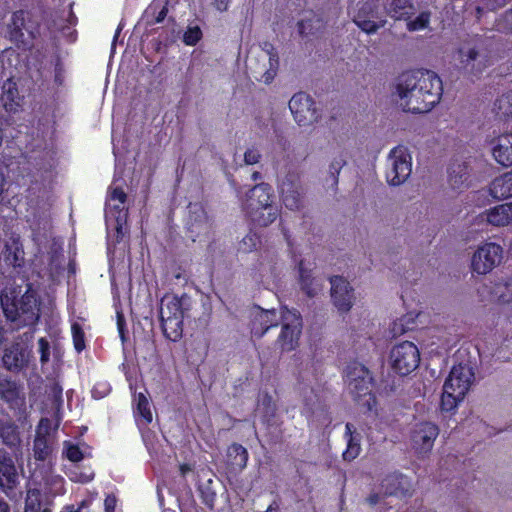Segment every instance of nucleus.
<instances>
[{
    "label": "nucleus",
    "mask_w": 512,
    "mask_h": 512,
    "mask_svg": "<svg viewBox=\"0 0 512 512\" xmlns=\"http://www.w3.org/2000/svg\"><path fill=\"white\" fill-rule=\"evenodd\" d=\"M469 165L467 162L453 160L448 167V182L453 189L469 187Z\"/></svg>",
    "instance_id": "nucleus-29"
},
{
    "label": "nucleus",
    "mask_w": 512,
    "mask_h": 512,
    "mask_svg": "<svg viewBox=\"0 0 512 512\" xmlns=\"http://www.w3.org/2000/svg\"><path fill=\"white\" fill-rule=\"evenodd\" d=\"M105 510H115L116 499L114 497L108 496L105 501Z\"/></svg>",
    "instance_id": "nucleus-58"
},
{
    "label": "nucleus",
    "mask_w": 512,
    "mask_h": 512,
    "mask_svg": "<svg viewBox=\"0 0 512 512\" xmlns=\"http://www.w3.org/2000/svg\"><path fill=\"white\" fill-rule=\"evenodd\" d=\"M248 459L249 453L243 445L234 442L228 446L226 451L225 469L230 483H232L233 480H237V477L246 468Z\"/></svg>",
    "instance_id": "nucleus-21"
},
{
    "label": "nucleus",
    "mask_w": 512,
    "mask_h": 512,
    "mask_svg": "<svg viewBox=\"0 0 512 512\" xmlns=\"http://www.w3.org/2000/svg\"><path fill=\"white\" fill-rule=\"evenodd\" d=\"M108 215L115 219L117 232L120 233L122 231V226L126 223L128 217V212L127 209H125V205L120 203L110 205L108 209Z\"/></svg>",
    "instance_id": "nucleus-38"
},
{
    "label": "nucleus",
    "mask_w": 512,
    "mask_h": 512,
    "mask_svg": "<svg viewBox=\"0 0 512 512\" xmlns=\"http://www.w3.org/2000/svg\"><path fill=\"white\" fill-rule=\"evenodd\" d=\"M303 321L297 309L281 307V331L276 339V345L282 352L294 351L299 346Z\"/></svg>",
    "instance_id": "nucleus-9"
},
{
    "label": "nucleus",
    "mask_w": 512,
    "mask_h": 512,
    "mask_svg": "<svg viewBox=\"0 0 512 512\" xmlns=\"http://www.w3.org/2000/svg\"><path fill=\"white\" fill-rule=\"evenodd\" d=\"M386 14L395 20H409L415 8L412 0H383Z\"/></svg>",
    "instance_id": "nucleus-30"
},
{
    "label": "nucleus",
    "mask_w": 512,
    "mask_h": 512,
    "mask_svg": "<svg viewBox=\"0 0 512 512\" xmlns=\"http://www.w3.org/2000/svg\"><path fill=\"white\" fill-rule=\"evenodd\" d=\"M180 471L183 475H185L187 471H190V466L188 464H182L180 466Z\"/></svg>",
    "instance_id": "nucleus-63"
},
{
    "label": "nucleus",
    "mask_w": 512,
    "mask_h": 512,
    "mask_svg": "<svg viewBox=\"0 0 512 512\" xmlns=\"http://www.w3.org/2000/svg\"><path fill=\"white\" fill-rule=\"evenodd\" d=\"M403 321H404V318H401L399 320V323L397 322H394L393 324V328H392V331L394 332V334H403L405 333L407 330H410L411 328L410 327H404V324H403Z\"/></svg>",
    "instance_id": "nucleus-57"
},
{
    "label": "nucleus",
    "mask_w": 512,
    "mask_h": 512,
    "mask_svg": "<svg viewBox=\"0 0 512 512\" xmlns=\"http://www.w3.org/2000/svg\"><path fill=\"white\" fill-rule=\"evenodd\" d=\"M391 166L386 171L390 185L398 186L405 182L412 171L411 157L402 146L395 147L389 154Z\"/></svg>",
    "instance_id": "nucleus-13"
},
{
    "label": "nucleus",
    "mask_w": 512,
    "mask_h": 512,
    "mask_svg": "<svg viewBox=\"0 0 512 512\" xmlns=\"http://www.w3.org/2000/svg\"><path fill=\"white\" fill-rule=\"evenodd\" d=\"M0 306L5 319L17 325V329L35 327L40 320V299L31 283H28L24 294L19 298L0 294Z\"/></svg>",
    "instance_id": "nucleus-2"
},
{
    "label": "nucleus",
    "mask_w": 512,
    "mask_h": 512,
    "mask_svg": "<svg viewBox=\"0 0 512 512\" xmlns=\"http://www.w3.org/2000/svg\"><path fill=\"white\" fill-rule=\"evenodd\" d=\"M485 8L490 11H495L503 7L508 0H482Z\"/></svg>",
    "instance_id": "nucleus-54"
},
{
    "label": "nucleus",
    "mask_w": 512,
    "mask_h": 512,
    "mask_svg": "<svg viewBox=\"0 0 512 512\" xmlns=\"http://www.w3.org/2000/svg\"><path fill=\"white\" fill-rule=\"evenodd\" d=\"M19 483V474L12 456L6 451H0V491L13 499Z\"/></svg>",
    "instance_id": "nucleus-17"
},
{
    "label": "nucleus",
    "mask_w": 512,
    "mask_h": 512,
    "mask_svg": "<svg viewBox=\"0 0 512 512\" xmlns=\"http://www.w3.org/2000/svg\"><path fill=\"white\" fill-rule=\"evenodd\" d=\"M299 271V284L301 290L310 298L315 297L322 289L320 283L315 277L312 276V270L304 267V260L298 263Z\"/></svg>",
    "instance_id": "nucleus-31"
},
{
    "label": "nucleus",
    "mask_w": 512,
    "mask_h": 512,
    "mask_svg": "<svg viewBox=\"0 0 512 512\" xmlns=\"http://www.w3.org/2000/svg\"><path fill=\"white\" fill-rule=\"evenodd\" d=\"M42 20L40 15L28 9L12 12L6 25V38L22 52H31L41 37Z\"/></svg>",
    "instance_id": "nucleus-3"
},
{
    "label": "nucleus",
    "mask_w": 512,
    "mask_h": 512,
    "mask_svg": "<svg viewBox=\"0 0 512 512\" xmlns=\"http://www.w3.org/2000/svg\"><path fill=\"white\" fill-rule=\"evenodd\" d=\"M40 362L42 365L48 363L50 359V344L45 337H41L38 340Z\"/></svg>",
    "instance_id": "nucleus-45"
},
{
    "label": "nucleus",
    "mask_w": 512,
    "mask_h": 512,
    "mask_svg": "<svg viewBox=\"0 0 512 512\" xmlns=\"http://www.w3.org/2000/svg\"><path fill=\"white\" fill-rule=\"evenodd\" d=\"M7 341V330L3 325H0V346Z\"/></svg>",
    "instance_id": "nucleus-61"
},
{
    "label": "nucleus",
    "mask_w": 512,
    "mask_h": 512,
    "mask_svg": "<svg viewBox=\"0 0 512 512\" xmlns=\"http://www.w3.org/2000/svg\"><path fill=\"white\" fill-rule=\"evenodd\" d=\"M259 242V237L255 233H248L242 239L239 250L244 253H249L256 249Z\"/></svg>",
    "instance_id": "nucleus-44"
},
{
    "label": "nucleus",
    "mask_w": 512,
    "mask_h": 512,
    "mask_svg": "<svg viewBox=\"0 0 512 512\" xmlns=\"http://www.w3.org/2000/svg\"><path fill=\"white\" fill-rule=\"evenodd\" d=\"M261 177H262V175L258 171H254L251 176L252 180H254V181L261 179Z\"/></svg>",
    "instance_id": "nucleus-64"
},
{
    "label": "nucleus",
    "mask_w": 512,
    "mask_h": 512,
    "mask_svg": "<svg viewBox=\"0 0 512 512\" xmlns=\"http://www.w3.org/2000/svg\"><path fill=\"white\" fill-rule=\"evenodd\" d=\"M345 437L347 438L346 449L342 453L345 461L351 462L356 459L361 452V436L356 433V429L352 423L345 425Z\"/></svg>",
    "instance_id": "nucleus-32"
},
{
    "label": "nucleus",
    "mask_w": 512,
    "mask_h": 512,
    "mask_svg": "<svg viewBox=\"0 0 512 512\" xmlns=\"http://www.w3.org/2000/svg\"><path fill=\"white\" fill-rule=\"evenodd\" d=\"M439 427L430 421L416 423L410 432L411 446L417 456H426L434 446L439 435Z\"/></svg>",
    "instance_id": "nucleus-12"
},
{
    "label": "nucleus",
    "mask_w": 512,
    "mask_h": 512,
    "mask_svg": "<svg viewBox=\"0 0 512 512\" xmlns=\"http://www.w3.org/2000/svg\"><path fill=\"white\" fill-rule=\"evenodd\" d=\"M0 103L8 113H16L21 109L23 97L19 95L16 82L8 79L3 83Z\"/></svg>",
    "instance_id": "nucleus-28"
},
{
    "label": "nucleus",
    "mask_w": 512,
    "mask_h": 512,
    "mask_svg": "<svg viewBox=\"0 0 512 512\" xmlns=\"http://www.w3.org/2000/svg\"><path fill=\"white\" fill-rule=\"evenodd\" d=\"M6 248L9 251L6 255V259L10 261L14 267H21L24 260L23 257H20V253H23L22 249L15 247V249L12 251L8 246H6Z\"/></svg>",
    "instance_id": "nucleus-46"
},
{
    "label": "nucleus",
    "mask_w": 512,
    "mask_h": 512,
    "mask_svg": "<svg viewBox=\"0 0 512 512\" xmlns=\"http://www.w3.org/2000/svg\"><path fill=\"white\" fill-rule=\"evenodd\" d=\"M231 0H213V7L219 12H225L229 9Z\"/></svg>",
    "instance_id": "nucleus-55"
},
{
    "label": "nucleus",
    "mask_w": 512,
    "mask_h": 512,
    "mask_svg": "<svg viewBox=\"0 0 512 512\" xmlns=\"http://www.w3.org/2000/svg\"><path fill=\"white\" fill-rule=\"evenodd\" d=\"M382 487L385 495L397 496V497H408L412 496L413 485L411 480L401 473L388 474L382 480Z\"/></svg>",
    "instance_id": "nucleus-25"
},
{
    "label": "nucleus",
    "mask_w": 512,
    "mask_h": 512,
    "mask_svg": "<svg viewBox=\"0 0 512 512\" xmlns=\"http://www.w3.org/2000/svg\"><path fill=\"white\" fill-rule=\"evenodd\" d=\"M109 198L111 201H118L120 204L125 205L127 194L122 187H114L110 190Z\"/></svg>",
    "instance_id": "nucleus-49"
},
{
    "label": "nucleus",
    "mask_w": 512,
    "mask_h": 512,
    "mask_svg": "<svg viewBox=\"0 0 512 512\" xmlns=\"http://www.w3.org/2000/svg\"><path fill=\"white\" fill-rule=\"evenodd\" d=\"M380 500V496L378 493H371L367 498H366V502L371 505V506H374L376 505Z\"/></svg>",
    "instance_id": "nucleus-59"
},
{
    "label": "nucleus",
    "mask_w": 512,
    "mask_h": 512,
    "mask_svg": "<svg viewBox=\"0 0 512 512\" xmlns=\"http://www.w3.org/2000/svg\"><path fill=\"white\" fill-rule=\"evenodd\" d=\"M503 259V248L494 242H485L474 252L471 259L473 272L485 275L498 266Z\"/></svg>",
    "instance_id": "nucleus-11"
},
{
    "label": "nucleus",
    "mask_w": 512,
    "mask_h": 512,
    "mask_svg": "<svg viewBox=\"0 0 512 512\" xmlns=\"http://www.w3.org/2000/svg\"><path fill=\"white\" fill-rule=\"evenodd\" d=\"M31 357V349L26 344L14 340L10 345L4 348L2 364L7 371L20 373L28 368Z\"/></svg>",
    "instance_id": "nucleus-15"
},
{
    "label": "nucleus",
    "mask_w": 512,
    "mask_h": 512,
    "mask_svg": "<svg viewBox=\"0 0 512 512\" xmlns=\"http://www.w3.org/2000/svg\"><path fill=\"white\" fill-rule=\"evenodd\" d=\"M243 211L250 221L259 227H267L279 216L274 205V190L267 183L256 184L247 194Z\"/></svg>",
    "instance_id": "nucleus-5"
},
{
    "label": "nucleus",
    "mask_w": 512,
    "mask_h": 512,
    "mask_svg": "<svg viewBox=\"0 0 512 512\" xmlns=\"http://www.w3.org/2000/svg\"><path fill=\"white\" fill-rule=\"evenodd\" d=\"M281 325V311L276 309H262L252 322L251 333L254 337L262 338L269 329Z\"/></svg>",
    "instance_id": "nucleus-26"
},
{
    "label": "nucleus",
    "mask_w": 512,
    "mask_h": 512,
    "mask_svg": "<svg viewBox=\"0 0 512 512\" xmlns=\"http://www.w3.org/2000/svg\"><path fill=\"white\" fill-rule=\"evenodd\" d=\"M260 46L267 56L269 67L266 68L265 64L261 69L254 67L255 59L252 57H247L246 67L251 71L252 76L257 81H263L264 83L269 84L277 75L279 68V55L277 49L269 41L262 42Z\"/></svg>",
    "instance_id": "nucleus-14"
},
{
    "label": "nucleus",
    "mask_w": 512,
    "mask_h": 512,
    "mask_svg": "<svg viewBox=\"0 0 512 512\" xmlns=\"http://www.w3.org/2000/svg\"><path fill=\"white\" fill-rule=\"evenodd\" d=\"M50 420L41 418L36 428V434L33 441V455L36 461L44 462L53 453V445L49 439Z\"/></svg>",
    "instance_id": "nucleus-24"
},
{
    "label": "nucleus",
    "mask_w": 512,
    "mask_h": 512,
    "mask_svg": "<svg viewBox=\"0 0 512 512\" xmlns=\"http://www.w3.org/2000/svg\"><path fill=\"white\" fill-rule=\"evenodd\" d=\"M0 438L9 447H13L20 442L18 426L14 421L0 419Z\"/></svg>",
    "instance_id": "nucleus-36"
},
{
    "label": "nucleus",
    "mask_w": 512,
    "mask_h": 512,
    "mask_svg": "<svg viewBox=\"0 0 512 512\" xmlns=\"http://www.w3.org/2000/svg\"><path fill=\"white\" fill-rule=\"evenodd\" d=\"M345 380L354 402L367 412L373 411L377 399L373 392L375 380L371 371L359 362H352L346 368Z\"/></svg>",
    "instance_id": "nucleus-6"
},
{
    "label": "nucleus",
    "mask_w": 512,
    "mask_h": 512,
    "mask_svg": "<svg viewBox=\"0 0 512 512\" xmlns=\"http://www.w3.org/2000/svg\"><path fill=\"white\" fill-rule=\"evenodd\" d=\"M431 19V13L429 11H422L419 15L411 20V18L407 21V29L409 31H420L424 30L428 27Z\"/></svg>",
    "instance_id": "nucleus-39"
},
{
    "label": "nucleus",
    "mask_w": 512,
    "mask_h": 512,
    "mask_svg": "<svg viewBox=\"0 0 512 512\" xmlns=\"http://www.w3.org/2000/svg\"><path fill=\"white\" fill-rule=\"evenodd\" d=\"M279 188L282 202L287 209L297 211L303 207V189L297 177L286 176Z\"/></svg>",
    "instance_id": "nucleus-23"
},
{
    "label": "nucleus",
    "mask_w": 512,
    "mask_h": 512,
    "mask_svg": "<svg viewBox=\"0 0 512 512\" xmlns=\"http://www.w3.org/2000/svg\"><path fill=\"white\" fill-rule=\"evenodd\" d=\"M473 373L466 365H455L444 382L441 408L450 412L464 399L472 383Z\"/></svg>",
    "instance_id": "nucleus-8"
},
{
    "label": "nucleus",
    "mask_w": 512,
    "mask_h": 512,
    "mask_svg": "<svg viewBox=\"0 0 512 512\" xmlns=\"http://www.w3.org/2000/svg\"><path fill=\"white\" fill-rule=\"evenodd\" d=\"M493 157L502 166H512V133L504 134L498 138L493 148Z\"/></svg>",
    "instance_id": "nucleus-33"
},
{
    "label": "nucleus",
    "mask_w": 512,
    "mask_h": 512,
    "mask_svg": "<svg viewBox=\"0 0 512 512\" xmlns=\"http://www.w3.org/2000/svg\"><path fill=\"white\" fill-rule=\"evenodd\" d=\"M187 230L193 241L211 232L212 221L202 204L189 203Z\"/></svg>",
    "instance_id": "nucleus-19"
},
{
    "label": "nucleus",
    "mask_w": 512,
    "mask_h": 512,
    "mask_svg": "<svg viewBox=\"0 0 512 512\" xmlns=\"http://www.w3.org/2000/svg\"><path fill=\"white\" fill-rule=\"evenodd\" d=\"M346 164V161L343 158L334 159L330 164V174L334 179V182H338V175L342 167Z\"/></svg>",
    "instance_id": "nucleus-50"
},
{
    "label": "nucleus",
    "mask_w": 512,
    "mask_h": 512,
    "mask_svg": "<svg viewBox=\"0 0 512 512\" xmlns=\"http://www.w3.org/2000/svg\"><path fill=\"white\" fill-rule=\"evenodd\" d=\"M493 110L500 119L508 120L512 118V91L499 96L494 102Z\"/></svg>",
    "instance_id": "nucleus-37"
},
{
    "label": "nucleus",
    "mask_w": 512,
    "mask_h": 512,
    "mask_svg": "<svg viewBox=\"0 0 512 512\" xmlns=\"http://www.w3.org/2000/svg\"><path fill=\"white\" fill-rule=\"evenodd\" d=\"M63 455L71 462L77 463L83 460L84 454L77 444H73L70 441L64 442Z\"/></svg>",
    "instance_id": "nucleus-41"
},
{
    "label": "nucleus",
    "mask_w": 512,
    "mask_h": 512,
    "mask_svg": "<svg viewBox=\"0 0 512 512\" xmlns=\"http://www.w3.org/2000/svg\"><path fill=\"white\" fill-rule=\"evenodd\" d=\"M331 299L334 306L341 313H347L353 306L354 289L342 276L330 277Z\"/></svg>",
    "instance_id": "nucleus-20"
},
{
    "label": "nucleus",
    "mask_w": 512,
    "mask_h": 512,
    "mask_svg": "<svg viewBox=\"0 0 512 512\" xmlns=\"http://www.w3.org/2000/svg\"><path fill=\"white\" fill-rule=\"evenodd\" d=\"M72 341L74 349L81 353L86 348L85 333L82 326L78 322L71 325Z\"/></svg>",
    "instance_id": "nucleus-40"
},
{
    "label": "nucleus",
    "mask_w": 512,
    "mask_h": 512,
    "mask_svg": "<svg viewBox=\"0 0 512 512\" xmlns=\"http://www.w3.org/2000/svg\"><path fill=\"white\" fill-rule=\"evenodd\" d=\"M0 400L11 410L21 409L26 400L23 384L9 375H0Z\"/></svg>",
    "instance_id": "nucleus-18"
},
{
    "label": "nucleus",
    "mask_w": 512,
    "mask_h": 512,
    "mask_svg": "<svg viewBox=\"0 0 512 512\" xmlns=\"http://www.w3.org/2000/svg\"><path fill=\"white\" fill-rule=\"evenodd\" d=\"M199 491L201 494L202 502L209 508H212L214 505L216 494L213 491H210L209 489L204 490L201 486L199 487Z\"/></svg>",
    "instance_id": "nucleus-51"
},
{
    "label": "nucleus",
    "mask_w": 512,
    "mask_h": 512,
    "mask_svg": "<svg viewBox=\"0 0 512 512\" xmlns=\"http://www.w3.org/2000/svg\"><path fill=\"white\" fill-rule=\"evenodd\" d=\"M390 358L395 372L405 376L419 366L420 352L413 342L404 341L393 347Z\"/></svg>",
    "instance_id": "nucleus-10"
},
{
    "label": "nucleus",
    "mask_w": 512,
    "mask_h": 512,
    "mask_svg": "<svg viewBox=\"0 0 512 512\" xmlns=\"http://www.w3.org/2000/svg\"><path fill=\"white\" fill-rule=\"evenodd\" d=\"M355 24L367 34L375 33L385 23L379 19L377 6L374 1H365L361 3L354 16Z\"/></svg>",
    "instance_id": "nucleus-22"
},
{
    "label": "nucleus",
    "mask_w": 512,
    "mask_h": 512,
    "mask_svg": "<svg viewBox=\"0 0 512 512\" xmlns=\"http://www.w3.org/2000/svg\"><path fill=\"white\" fill-rule=\"evenodd\" d=\"M298 32L301 36L312 34V20L302 19L297 23Z\"/></svg>",
    "instance_id": "nucleus-52"
},
{
    "label": "nucleus",
    "mask_w": 512,
    "mask_h": 512,
    "mask_svg": "<svg viewBox=\"0 0 512 512\" xmlns=\"http://www.w3.org/2000/svg\"><path fill=\"white\" fill-rule=\"evenodd\" d=\"M202 38V31L198 26L189 27L184 35L183 41L188 46L196 45Z\"/></svg>",
    "instance_id": "nucleus-43"
},
{
    "label": "nucleus",
    "mask_w": 512,
    "mask_h": 512,
    "mask_svg": "<svg viewBox=\"0 0 512 512\" xmlns=\"http://www.w3.org/2000/svg\"><path fill=\"white\" fill-rule=\"evenodd\" d=\"M396 92L403 101L401 106L404 111L427 113L440 102L443 84L441 78L431 70H411L400 75Z\"/></svg>",
    "instance_id": "nucleus-1"
},
{
    "label": "nucleus",
    "mask_w": 512,
    "mask_h": 512,
    "mask_svg": "<svg viewBox=\"0 0 512 512\" xmlns=\"http://www.w3.org/2000/svg\"><path fill=\"white\" fill-rule=\"evenodd\" d=\"M498 26L504 32L512 34V7L502 15Z\"/></svg>",
    "instance_id": "nucleus-47"
},
{
    "label": "nucleus",
    "mask_w": 512,
    "mask_h": 512,
    "mask_svg": "<svg viewBox=\"0 0 512 512\" xmlns=\"http://www.w3.org/2000/svg\"><path fill=\"white\" fill-rule=\"evenodd\" d=\"M167 12V7L163 6L161 10L158 12L157 16L155 17V23H161L165 19Z\"/></svg>",
    "instance_id": "nucleus-60"
},
{
    "label": "nucleus",
    "mask_w": 512,
    "mask_h": 512,
    "mask_svg": "<svg viewBox=\"0 0 512 512\" xmlns=\"http://www.w3.org/2000/svg\"><path fill=\"white\" fill-rule=\"evenodd\" d=\"M125 319L122 314H117V328L122 341H125Z\"/></svg>",
    "instance_id": "nucleus-56"
},
{
    "label": "nucleus",
    "mask_w": 512,
    "mask_h": 512,
    "mask_svg": "<svg viewBox=\"0 0 512 512\" xmlns=\"http://www.w3.org/2000/svg\"><path fill=\"white\" fill-rule=\"evenodd\" d=\"M261 159V154L256 148H249L244 153V162L247 165L257 164Z\"/></svg>",
    "instance_id": "nucleus-48"
},
{
    "label": "nucleus",
    "mask_w": 512,
    "mask_h": 512,
    "mask_svg": "<svg viewBox=\"0 0 512 512\" xmlns=\"http://www.w3.org/2000/svg\"><path fill=\"white\" fill-rule=\"evenodd\" d=\"M461 68L473 76L480 75L488 66V41L481 35L468 36L457 50Z\"/></svg>",
    "instance_id": "nucleus-7"
},
{
    "label": "nucleus",
    "mask_w": 512,
    "mask_h": 512,
    "mask_svg": "<svg viewBox=\"0 0 512 512\" xmlns=\"http://www.w3.org/2000/svg\"><path fill=\"white\" fill-rule=\"evenodd\" d=\"M191 298L187 294L180 297L166 293L159 303L160 327L164 337L177 342L183 336V320L190 310Z\"/></svg>",
    "instance_id": "nucleus-4"
},
{
    "label": "nucleus",
    "mask_w": 512,
    "mask_h": 512,
    "mask_svg": "<svg viewBox=\"0 0 512 512\" xmlns=\"http://www.w3.org/2000/svg\"><path fill=\"white\" fill-rule=\"evenodd\" d=\"M316 103L305 92H298L289 101V109L294 120L300 126H306L318 121L319 114L315 107Z\"/></svg>",
    "instance_id": "nucleus-16"
},
{
    "label": "nucleus",
    "mask_w": 512,
    "mask_h": 512,
    "mask_svg": "<svg viewBox=\"0 0 512 512\" xmlns=\"http://www.w3.org/2000/svg\"><path fill=\"white\" fill-rule=\"evenodd\" d=\"M48 398L52 404L56 407H60L63 404V387L57 381L53 382L49 386Z\"/></svg>",
    "instance_id": "nucleus-42"
},
{
    "label": "nucleus",
    "mask_w": 512,
    "mask_h": 512,
    "mask_svg": "<svg viewBox=\"0 0 512 512\" xmlns=\"http://www.w3.org/2000/svg\"><path fill=\"white\" fill-rule=\"evenodd\" d=\"M482 221L496 227L507 226L512 223V202L504 203L487 209L480 214Z\"/></svg>",
    "instance_id": "nucleus-27"
},
{
    "label": "nucleus",
    "mask_w": 512,
    "mask_h": 512,
    "mask_svg": "<svg viewBox=\"0 0 512 512\" xmlns=\"http://www.w3.org/2000/svg\"><path fill=\"white\" fill-rule=\"evenodd\" d=\"M0 512H11L10 505L0 497Z\"/></svg>",
    "instance_id": "nucleus-62"
},
{
    "label": "nucleus",
    "mask_w": 512,
    "mask_h": 512,
    "mask_svg": "<svg viewBox=\"0 0 512 512\" xmlns=\"http://www.w3.org/2000/svg\"><path fill=\"white\" fill-rule=\"evenodd\" d=\"M490 194L495 199L512 198V171L496 177L489 186Z\"/></svg>",
    "instance_id": "nucleus-34"
},
{
    "label": "nucleus",
    "mask_w": 512,
    "mask_h": 512,
    "mask_svg": "<svg viewBox=\"0 0 512 512\" xmlns=\"http://www.w3.org/2000/svg\"><path fill=\"white\" fill-rule=\"evenodd\" d=\"M109 391V387L105 383H97L93 389L92 394L95 398H103Z\"/></svg>",
    "instance_id": "nucleus-53"
},
{
    "label": "nucleus",
    "mask_w": 512,
    "mask_h": 512,
    "mask_svg": "<svg viewBox=\"0 0 512 512\" xmlns=\"http://www.w3.org/2000/svg\"><path fill=\"white\" fill-rule=\"evenodd\" d=\"M133 402L136 421H142L144 425L152 423L153 416L147 396L144 393L139 392L134 395Z\"/></svg>",
    "instance_id": "nucleus-35"
}]
</instances>
